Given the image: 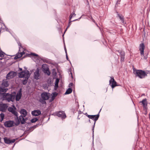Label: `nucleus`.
<instances>
[{"label": "nucleus", "instance_id": "1", "mask_svg": "<svg viewBox=\"0 0 150 150\" xmlns=\"http://www.w3.org/2000/svg\"><path fill=\"white\" fill-rule=\"evenodd\" d=\"M19 77L20 78H24L25 80L23 81V84H25L27 83L28 78L30 76V74L28 70H25L23 71L19 74Z\"/></svg>", "mask_w": 150, "mask_h": 150}, {"label": "nucleus", "instance_id": "2", "mask_svg": "<svg viewBox=\"0 0 150 150\" xmlns=\"http://www.w3.org/2000/svg\"><path fill=\"white\" fill-rule=\"evenodd\" d=\"M136 75L140 79L144 78L147 76V74L145 71L141 70H138L136 71Z\"/></svg>", "mask_w": 150, "mask_h": 150}, {"label": "nucleus", "instance_id": "3", "mask_svg": "<svg viewBox=\"0 0 150 150\" xmlns=\"http://www.w3.org/2000/svg\"><path fill=\"white\" fill-rule=\"evenodd\" d=\"M5 99H6L8 101H13L15 98V96L12 94H8V93H5L3 96Z\"/></svg>", "mask_w": 150, "mask_h": 150}, {"label": "nucleus", "instance_id": "4", "mask_svg": "<svg viewBox=\"0 0 150 150\" xmlns=\"http://www.w3.org/2000/svg\"><path fill=\"white\" fill-rule=\"evenodd\" d=\"M25 117L20 115L19 117V119H18V117H17V119L16 120V123L15 124L16 125H18L20 123V122L22 124H25Z\"/></svg>", "mask_w": 150, "mask_h": 150}, {"label": "nucleus", "instance_id": "5", "mask_svg": "<svg viewBox=\"0 0 150 150\" xmlns=\"http://www.w3.org/2000/svg\"><path fill=\"white\" fill-rule=\"evenodd\" d=\"M145 48V46L144 43H141L140 45L139 50L140 52V54L142 57H144V59H146L147 57H145L144 55V50Z\"/></svg>", "mask_w": 150, "mask_h": 150}, {"label": "nucleus", "instance_id": "6", "mask_svg": "<svg viewBox=\"0 0 150 150\" xmlns=\"http://www.w3.org/2000/svg\"><path fill=\"white\" fill-rule=\"evenodd\" d=\"M99 116V114L96 115H87V116L88 118H89L90 119H92L93 120H94V125L93 126V128L92 129L93 132H94V127L96 122L98 119Z\"/></svg>", "mask_w": 150, "mask_h": 150}, {"label": "nucleus", "instance_id": "7", "mask_svg": "<svg viewBox=\"0 0 150 150\" xmlns=\"http://www.w3.org/2000/svg\"><path fill=\"white\" fill-rule=\"evenodd\" d=\"M16 72L13 71H11L6 75V79H9L13 78L16 75Z\"/></svg>", "mask_w": 150, "mask_h": 150}, {"label": "nucleus", "instance_id": "8", "mask_svg": "<svg viewBox=\"0 0 150 150\" xmlns=\"http://www.w3.org/2000/svg\"><path fill=\"white\" fill-rule=\"evenodd\" d=\"M42 68L45 73L47 74L49 76L50 75V72L49 71L48 68L46 64L42 65Z\"/></svg>", "mask_w": 150, "mask_h": 150}, {"label": "nucleus", "instance_id": "9", "mask_svg": "<svg viewBox=\"0 0 150 150\" xmlns=\"http://www.w3.org/2000/svg\"><path fill=\"white\" fill-rule=\"evenodd\" d=\"M14 123L13 121H7L4 122V125L7 127H11L14 125Z\"/></svg>", "mask_w": 150, "mask_h": 150}, {"label": "nucleus", "instance_id": "10", "mask_svg": "<svg viewBox=\"0 0 150 150\" xmlns=\"http://www.w3.org/2000/svg\"><path fill=\"white\" fill-rule=\"evenodd\" d=\"M111 79L109 81L110 84H111V86L113 88L115 86H117L116 82L115 81L113 78L110 77Z\"/></svg>", "mask_w": 150, "mask_h": 150}, {"label": "nucleus", "instance_id": "11", "mask_svg": "<svg viewBox=\"0 0 150 150\" xmlns=\"http://www.w3.org/2000/svg\"><path fill=\"white\" fill-rule=\"evenodd\" d=\"M8 109V111L12 112L14 115L16 116H18V113L16 111V108L14 106V108L12 107H9Z\"/></svg>", "mask_w": 150, "mask_h": 150}, {"label": "nucleus", "instance_id": "12", "mask_svg": "<svg viewBox=\"0 0 150 150\" xmlns=\"http://www.w3.org/2000/svg\"><path fill=\"white\" fill-rule=\"evenodd\" d=\"M57 115L58 117H60L62 119L65 118L66 117L65 112L63 111H59V112H57Z\"/></svg>", "mask_w": 150, "mask_h": 150}, {"label": "nucleus", "instance_id": "13", "mask_svg": "<svg viewBox=\"0 0 150 150\" xmlns=\"http://www.w3.org/2000/svg\"><path fill=\"white\" fill-rule=\"evenodd\" d=\"M7 107V106L6 104L0 103V111H5Z\"/></svg>", "mask_w": 150, "mask_h": 150}, {"label": "nucleus", "instance_id": "14", "mask_svg": "<svg viewBox=\"0 0 150 150\" xmlns=\"http://www.w3.org/2000/svg\"><path fill=\"white\" fill-rule=\"evenodd\" d=\"M41 97L44 100H47L49 98V94L47 93H44L41 94Z\"/></svg>", "mask_w": 150, "mask_h": 150}, {"label": "nucleus", "instance_id": "15", "mask_svg": "<svg viewBox=\"0 0 150 150\" xmlns=\"http://www.w3.org/2000/svg\"><path fill=\"white\" fill-rule=\"evenodd\" d=\"M31 113L33 116H37L41 114V112L39 110H35L32 111Z\"/></svg>", "mask_w": 150, "mask_h": 150}, {"label": "nucleus", "instance_id": "16", "mask_svg": "<svg viewBox=\"0 0 150 150\" xmlns=\"http://www.w3.org/2000/svg\"><path fill=\"white\" fill-rule=\"evenodd\" d=\"M39 76L40 74L39 73V69H38L34 73V77L35 79H39Z\"/></svg>", "mask_w": 150, "mask_h": 150}, {"label": "nucleus", "instance_id": "17", "mask_svg": "<svg viewBox=\"0 0 150 150\" xmlns=\"http://www.w3.org/2000/svg\"><path fill=\"white\" fill-rule=\"evenodd\" d=\"M22 94L21 91H19L18 93H17L16 98V101H18L21 98V97Z\"/></svg>", "mask_w": 150, "mask_h": 150}, {"label": "nucleus", "instance_id": "18", "mask_svg": "<svg viewBox=\"0 0 150 150\" xmlns=\"http://www.w3.org/2000/svg\"><path fill=\"white\" fill-rule=\"evenodd\" d=\"M25 53L24 52H21V53H18L16 54V56L14 57L15 59H17L18 58H19L20 57H21L23 54H24Z\"/></svg>", "mask_w": 150, "mask_h": 150}, {"label": "nucleus", "instance_id": "19", "mask_svg": "<svg viewBox=\"0 0 150 150\" xmlns=\"http://www.w3.org/2000/svg\"><path fill=\"white\" fill-rule=\"evenodd\" d=\"M20 113L21 115H22V116H23L24 117H25L27 114V112L24 109H23L21 110L20 111Z\"/></svg>", "mask_w": 150, "mask_h": 150}, {"label": "nucleus", "instance_id": "20", "mask_svg": "<svg viewBox=\"0 0 150 150\" xmlns=\"http://www.w3.org/2000/svg\"><path fill=\"white\" fill-rule=\"evenodd\" d=\"M1 85L2 87H6L8 86L9 83L6 80H4L2 83Z\"/></svg>", "mask_w": 150, "mask_h": 150}, {"label": "nucleus", "instance_id": "21", "mask_svg": "<svg viewBox=\"0 0 150 150\" xmlns=\"http://www.w3.org/2000/svg\"><path fill=\"white\" fill-rule=\"evenodd\" d=\"M59 81V79H56L55 82V89L57 88L58 86V83Z\"/></svg>", "mask_w": 150, "mask_h": 150}, {"label": "nucleus", "instance_id": "22", "mask_svg": "<svg viewBox=\"0 0 150 150\" xmlns=\"http://www.w3.org/2000/svg\"><path fill=\"white\" fill-rule=\"evenodd\" d=\"M7 90L6 88H3L0 87V94H3L4 93L6 92Z\"/></svg>", "mask_w": 150, "mask_h": 150}, {"label": "nucleus", "instance_id": "23", "mask_svg": "<svg viewBox=\"0 0 150 150\" xmlns=\"http://www.w3.org/2000/svg\"><path fill=\"white\" fill-rule=\"evenodd\" d=\"M142 103L143 105V106L144 107H146V106H147V103L146 100L145 99H144L142 100Z\"/></svg>", "mask_w": 150, "mask_h": 150}, {"label": "nucleus", "instance_id": "24", "mask_svg": "<svg viewBox=\"0 0 150 150\" xmlns=\"http://www.w3.org/2000/svg\"><path fill=\"white\" fill-rule=\"evenodd\" d=\"M72 91V90L70 88H69L66 91L65 93V94H68L70 93H71Z\"/></svg>", "mask_w": 150, "mask_h": 150}, {"label": "nucleus", "instance_id": "25", "mask_svg": "<svg viewBox=\"0 0 150 150\" xmlns=\"http://www.w3.org/2000/svg\"><path fill=\"white\" fill-rule=\"evenodd\" d=\"M4 141L5 143L7 144H11L10 142V139H7L6 138H4Z\"/></svg>", "mask_w": 150, "mask_h": 150}, {"label": "nucleus", "instance_id": "26", "mask_svg": "<svg viewBox=\"0 0 150 150\" xmlns=\"http://www.w3.org/2000/svg\"><path fill=\"white\" fill-rule=\"evenodd\" d=\"M38 118H35L33 119H32L31 120V122L32 123H34L36 122L38 120Z\"/></svg>", "mask_w": 150, "mask_h": 150}, {"label": "nucleus", "instance_id": "27", "mask_svg": "<svg viewBox=\"0 0 150 150\" xmlns=\"http://www.w3.org/2000/svg\"><path fill=\"white\" fill-rule=\"evenodd\" d=\"M76 14L74 12H73L72 14H71L69 17V20H70L74 16H76Z\"/></svg>", "mask_w": 150, "mask_h": 150}, {"label": "nucleus", "instance_id": "28", "mask_svg": "<svg viewBox=\"0 0 150 150\" xmlns=\"http://www.w3.org/2000/svg\"><path fill=\"white\" fill-rule=\"evenodd\" d=\"M0 116L1 117V121H2L3 119H4V114H3V113H1V114H0Z\"/></svg>", "mask_w": 150, "mask_h": 150}, {"label": "nucleus", "instance_id": "29", "mask_svg": "<svg viewBox=\"0 0 150 150\" xmlns=\"http://www.w3.org/2000/svg\"><path fill=\"white\" fill-rule=\"evenodd\" d=\"M119 17L120 18V19L122 21V23H124V19L123 18V17L122 16H121L120 15H118Z\"/></svg>", "mask_w": 150, "mask_h": 150}, {"label": "nucleus", "instance_id": "30", "mask_svg": "<svg viewBox=\"0 0 150 150\" xmlns=\"http://www.w3.org/2000/svg\"><path fill=\"white\" fill-rule=\"evenodd\" d=\"M4 56V53L2 51L0 52V57H2Z\"/></svg>", "mask_w": 150, "mask_h": 150}, {"label": "nucleus", "instance_id": "31", "mask_svg": "<svg viewBox=\"0 0 150 150\" xmlns=\"http://www.w3.org/2000/svg\"><path fill=\"white\" fill-rule=\"evenodd\" d=\"M57 95V93L56 92L53 93L52 96H53L54 97H56Z\"/></svg>", "mask_w": 150, "mask_h": 150}, {"label": "nucleus", "instance_id": "32", "mask_svg": "<svg viewBox=\"0 0 150 150\" xmlns=\"http://www.w3.org/2000/svg\"><path fill=\"white\" fill-rule=\"evenodd\" d=\"M121 56H125V53L123 51H121L120 52Z\"/></svg>", "mask_w": 150, "mask_h": 150}, {"label": "nucleus", "instance_id": "33", "mask_svg": "<svg viewBox=\"0 0 150 150\" xmlns=\"http://www.w3.org/2000/svg\"><path fill=\"white\" fill-rule=\"evenodd\" d=\"M16 140L14 139H10V142L11 144L12 143H13L15 142V141Z\"/></svg>", "mask_w": 150, "mask_h": 150}, {"label": "nucleus", "instance_id": "34", "mask_svg": "<svg viewBox=\"0 0 150 150\" xmlns=\"http://www.w3.org/2000/svg\"><path fill=\"white\" fill-rule=\"evenodd\" d=\"M121 60L122 61H123L125 59V57L124 56H121Z\"/></svg>", "mask_w": 150, "mask_h": 150}, {"label": "nucleus", "instance_id": "35", "mask_svg": "<svg viewBox=\"0 0 150 150\" xmlns=\"http://www.w3.org/2000/svg\"><path fill=\"white\" fill-rule=\"evenodd\" d=\"M65 52H66V57L67 59V60H68V56H67V50H66V49H65Z\"/></svg>", "mask_w": 150, "mask_h": 150}, {"label": "nucleus", "instance_id": "36", "mask_svg": "<svg viewBox=\"0 0 150 150\" xmlns=\"http://www.w3.org/2000/svg\"><path fill=\"white\" fill-rule=\"evenodd\" d=\"M31 54L32 55H33L34 56H38V55L36 54H35V53H31Z\"/></svg>", "mask_w": 150, "mask_h": 150}, {"label": "nucleus", "instance_id": "37", "mask_svg": "<svg viewBox=\"0 0 150 150\" xmlns=\"http://www.w3.org/2000/svg\"><path fill=\"white\" fill-rule=\"evenodd\" d=\"M55 98V97H54L53 96H52V97H51L52 100H51V101H52V100H53Z\"/></svg>", "mask_w": 150, "mask_h": 150}, {"label": "nucleus", "instance_id": "38", "mask_svg": "<svg viewBox=\"0 0 150 150\" xmlns=\"http://www.w3.org/2000/svg\"><path fill=\"white\" fill-rule=\"evenodd\" d=\"M72 85H73V83H70L69 84V87H70V86H72Z\"/></svg>", "mask_w": 150, "mask_h": 150}, {"label": "nucleus", "instance_id": "39", "mask_svg": "<svg viewBox=\"0 0 150 150\" xmlns=\"http://www.w3.org/2000/svg\"><path fill=\"white\" fill-rule=\"evenodd\" d=\"M19 69H20V70H21V71H22V68H19Z\"/></svg>", "mask_w": 150, "mask_h": 150}, {"label": "nucleus", "instance_id": "40", "mask_svg": "<svg viewBox=\"0 0 150 150\" xmlns=\"http://www.w3.org/2000/svg\"><path fill=\"white\" fill-rule=\"evenodd\" d=\"M43 102L44 103H46V102L45 101H44Z\"/></svg>", "mask_w": 150, "mask_h": 150}, {"label": "nucleus", "instance_id": "41", "mask_svg": "<svg viewBox=\"0 0 150 150\" xmlns=\"http://www.w3.org/2000/svg\"><path fill=\"white\" fill-rule=\"evenodd\" d=\"M14 105H13V108H14Z\"/></svg>", "mask_w": 150, "mask_h": 150}]
</instances>
